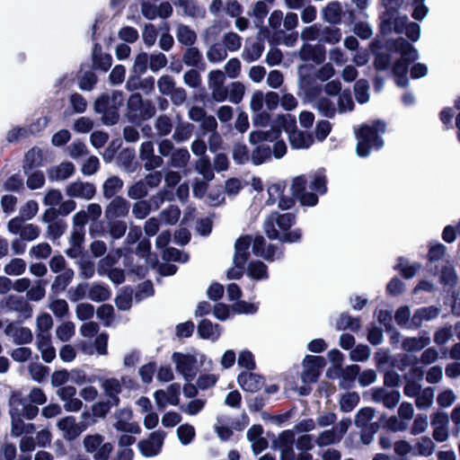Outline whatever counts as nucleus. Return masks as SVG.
<instances>
[{
    "mask_svg": "<svg viewBox=\"0 0 460 460\" xmlns=\"http://www.w3.org/2000/svg\"><path fill=\"white\" fill-rule=\"evenodd\" d=\"M385 124L381 121L374 122L373 126H362L357 133V154L360 157L367 156L372 148H380L383 146V140L379 137V133H384Z\"/></svg>",
    "mask_w": 460,
    "mask_h": 460,
    "instance_id": "obj_1",
    "label": "nucleus"
},
{
    "mask_svg": "<svg viewBox=\"0 0 460 460\" xmlns=\"http://www.w3.org/2000/svg\"><path fill=\"white\" fill-rule=\"evenodd\" d=\"M276 127L283 128L288 136L289 143L294 149H305L314 143L310 133L299 130L296 118L290 114H280L276 118Z\"/></svg>",
    "mask_w": 460,
    "mask_h": 460,
    "instance_id": "obj_2",
    "label": "nucleus"
},
{
    "mask_svg": "<svg viewBox=\"0 0 460 460\" xmlns=\"http://www.w3.org/2000/svg\"><path fill=\"white\" fill-rule=\"evenodd\" d=\"M124 98L121 92L112 91L104 93L96 99L94 111L102 115V121L106 125H114L119 119V109L123 104Z\"/></svg>",
    "mask_w": 460,
    "mask_h": 460,
    "instance_id": "obj_3",
    "label": "nucleus"
},
{
    "mask_svg": "<svg viewBox=\"0 0 460 460\" xmlns=\"http://www.w3.org/2000/svg\"><path fill=\"white\" fill-rule=\"evenodd\" d=\"M394 48L400 51L401 59L394 66V75L395 76L396 84L400 87H404L408 84L406 77L408 64L418 58V50L402 38L396 40Z\"/></svg>",
    "mask_w": 460,
    "mask_h": 460,
    "instance_id": "obj_4",
    "label": "nucleus"
},
{
    "mask_svg": "<svg viewBox=\"0 0 460 460\" xmlns=\"http://www.w3.org/2000/svg\"><path fill=\"white\" fill-rule=\"evenodd\" d=\"M279 127H276V120L271 129L255 130L250 133L249 140L252 144L255 145L260 142H274L272 146V153L275 158H282L287 153V145L284 140H279L280 136Z\"/></svg>",
    "mask_w": 460,
    "mask_h": 460,
    "instance_id": "obj_5",
    "label": "nucleus"
},
{
    "mask_svg": "<svg viewBox=\"0 0 460 460\" xmlns=\"http://www.w3.org/2000/svg\"><path fill=\"white\" fill-rule=\"evenodd\" d=\"M205 359L206 356L203 353L192 355L174 352L172 356L176 370L188 381L192 380L196 376L198 360L202 364Z\"/></svg>",
    "mask_w": 460,
    "mask_h": 460,
    "instance_id": "obj_6",
    "label": "nucleus"
},
{
    "mask_svg": "<svg viewBox=\"0 0 460 460\" xmlns=\"http://www.w3.org/2000/svg\"><path fill=\"white\" fill-rule=\"evenodd\" d=\"M449 418L447 412L436 411L430 416V425L432 428V438L443 443L448 440L450 437Z\"/></svg>",
    "mask_w": 460,
    "mask_h": 460,
    "instance_id": "obj_7",
    "label": "nucleus"
},
{
    "mask_svg": "<svg viewBox=\"0 0 460 460\" xmlns=\"http://www.w3.org/2000/svg\"><path fill=\"white\" fill-rule=\"evenodd\" d=\"M84 449L93 454L95 460H107L112 450L110 443H103V438L100 435H88L84 438Z\"/></svg>",
    "mask_w": 460,
    "mask_h": 460,
    "instance_id": "obj_8",
    "label": "nucleus"
},
{
    "mask_svg": "<svg viewBox=\"0 0 460 460\" xmlns=\"http://www.w3.org/2000/svg\"><path fill=\"white\" fill-rule=\"evenodd\" d=\"M8 231L13 234H20L21 239L27 242L36 240L40 234V228L33 224H24L21 217L12 218L7 225Z\"/></svg>",
    "mask_w": 460,
    "mask_h": 460,
    "instance_id": "obj_9",
    "label": "nucleus"
},
{
    "mask_svg": "<svg viewBox=\"0 0 460 460\" xmlns=\"http://www.w3.org/2000/svg\"><path fill=\"white\" fill-rule=\"evenodd\" d=\"M181 385L173 383L166 389H159L155 392L154 399L159 410H164L168 404L178 405L180 402Z\"/></svg>",
    "mask_w": 460,
    "mask_h": 460,
    "instance_id": "obj_10",
    "label": "nucleus"
},
{
    "mask_svg": "<svg viewBox=\"0 0 460 460\" xmlns=\"http://www.w3.org/2000/svg\"><path fill=\"white\" fill-rule=\"evenodd\" d=\"M165 434L163 431H155L146 439L138 443L140 453L146 457H152L161 451Z\"/></svg>",
    "mask_w": 460,
    "mask_h": 460,
    "instance_id": "obj_11",
    "label": "nucleus"
},
{
    "mask_svg": "<svg viewBox=\"0 0 460 460\" xmlns=\"http://www.w3.org/2000/svg\"><path fill=\"white\" fill-rule=\"evenodd\" d=\"M307 181L304 176H297L293 179L291 190L292 194L300 200L304 206H314L318 198L315 193L305 190Z\"/></svg>",
    "mask_w": 460,
    "mask_h": 460,
    "instance_id": "obj_12",
    "label": "nucleus"
},
{
    "mask_svg": "<svg viewBox=\"0 0 460 460\" xmlns=\"http://www.w3.org/2000/svg\"><path fill=\"white\" fill-rule=\"evenodd\" d=\"M324 366V359L318 356H306L303 361L304 371L302 380L304 383L315 382Z\"/></svg>",
    "mask_w": 460,
    "mask_h": 460,
    "instance_id": "obj_13",
    "label": "nucleus"
},
{
    "mask_svg": "<svg viewBox=\"0 0 460 460\" xmlns=\"http://www.w3.org/2000/svg\"><path fill=\"white\" fill-rule=\"evenodd\" d=\"M11 417V436L18 438L22 434L31 435L35 431L32 423H25L21 418V410L18 407H11L9 411Z\"/></svg>",
    "mask_w": 460,
    "mask_h": 460,
    "instance_id": "obj_14",
    "label": "nucleus"
},
{
    "mask_svg": "<svg viewBox=\"0 0 460 460\" xmlns=\"http://www.w3.org/2000/svg\"><path fill=\"white\" fill-rule=\"evenodd\" d=\"M125 383L126 377H121L120 379L111 377L102 380V388L111 405L117 406L119 403V394L122 392Z\"/></svg>",
    "mask_w": 460,
    "mask_h": 460,
    "instance_id": "obj_15",
    "label": "nucleus"
},
{
    "mask_svg": "<svg viewBox=\"0 0 460 460\" xmlns=\"http://www.w3.org/2000/svg\"><path fill=\"white\" fill-rule=\"evenodd\" d=\"M57 427L62 431L63 437L66 440L76 438L85 429V426L76 423L73 416H66L60 419L57 422Z\"/></svg>",
    "mask_w": 460,
    "mask_h": 460,
    "instance_id": "obj_16",
    "label": "nucleus"
},
{
    "mask_svg": "<svg viewBox=\"0 0 460 460\" xmlns=\"http://www.w3.org/2000/svg\"><path fill=\"white\" fill-rule=\"evenodd\" d=\"M252 252L255 255L261 256L267 261H274L282 257V252H279L277 247L272 244L266 246V242L262 236H256L252 243Z\"/></svg>",
    "mask_w": 460,
    "mask_h": 460,
    "instance_id": "obj_17",
    "label": "nucleus"
},
{
    "mask_svg": "<svg viewBox=\"0 0 460 460\" xmlns=\"http://www.w3.org/2000/svg\"><path fill=\"white\" fill-rule=\"evenodd\" d=\"M129 202L126 199L117 196L106 207L105 217L108 220L125 217L129 212Z\"/></svg>",
    "mask_w": 460,
    "mask_h": 460,
    "instance_id": "obj_18",
    "label": "nucleus"
},
{
    "mask_svg": "<svg viewBox=\"0 0 460 460\" xmlns=\"http://www.w3.org/2000/svg\"><path fill=\"white\" fill-rule=\"evenodd\" d=\"M66 192L71 198L91 199L95 195L96 190L92 183L75 181L67 185Z\"/></svg>",
    "mask_w": 460,
    "mask_h": 460,
    "instance_id": "obj_19",
    "label": "nucleus"
},
{
    "mask_svg": "<svg viewBox=\"0 0 460 460\" xmlns=\"http://www.w3.org/2000/svg\"><path fill=\"white\" fill-rule=\"evenodd\" d=\"M4 333L16 344H27L32 341V332L27 328L17 323H10L4 329Z\"/></svg>",
    "mask_w": 460,
    "mask_h": 460,
    "instance_id": "obj_20",
    "label": "nucleus"
},
{
    "mask_svg": "<svg viewBox=\"0 0 460 460\" xmlns=\"http://www.w3.org/2000/svg\"><path fill=\"white\" fill-rule=\"evenodd\" d=\"M18 407L21 410V416L23 415L28 420L34 419L39 413L37 405L28 402L20 393H15L10 399V408Z\"/></svg>",
    "mask_w": 460,
    "mask_h": 460,
    "instance_id": "obj_21",
    "label": "nucleus"
},
{
    "mask_svg": "<svg viewBox=\"0 0 460 460\" xmlns=\"http://www.w3.org/2000/svg\"><path fill=\"white\" fill-rule=\"evenodd\" d=\"M252 238L248 235L238 238L234 243V254L233 257V264L244 266L249 258V248Z\"/></svg>",
    "mask_w": 460,
    "mask_h": 460,
    "instance_id": "obj_22",
    "label": "nucleus"
},
{
    "mask_svg": "<svg viewBox=\"0 0 460 460\" xmlns=\"http://www.w3.org/2000/svg\"><path fill=\"white\" fill-rule=\"evenodd\" d=\"M36 346L45 362L50 363L56 358V349L52 346L50 334H36Z\"/></svg>",
    "mask_w": 460,
    "mask_h": 460,
    "instance_id": "obj_23",
    "label": "nucleus"
},
{
    "mask_svg": "<svg viewBox=\"0 0 460 460\" xmlns=\"http://www.w3.org/2000/svg\"><path fill=\"white\" fill-rule=\"evenodd\" d=\"M299 58L303 61H311L314 64H320L325 59V51L320 46H312L304 44L299 50Z\"/></svg>",
    "mask_w": 460,
    "mask_h": 460,
    "instance_id": "obj_24",
    "label": "nucleus"
},
{
    "mask_svg": "<svg viewBox=\"0 0 460 460\" xmlns=\"http://www.w3.org/2000/svg\"><path fill=\"white\" fill-rule=\"evenodd\" d=\"M140 158L146 161L145 167L147 170L156 168L163 163L160 156L154 155V144L151 141H146L141 144Z\"/></svg>",
    "mask_w": 460,
    "mask_h": 460,
    "instance_id": "obj_25",
    "label": "nucleus"
},
{
    "mask_svg": "<svg viewBox=\"0 0 460 460\" xmlns=\"http://www.w3.org/2000/svg\"><path fill=\"white\" fill-rule=\"evenodd\" d=\"M237 381L243 390L251 393L260 390L263 384L261 376L251 372H242L239 374Z\"/></svg>",
    "mask_w": 460,
    "mask_h": 460,
    "instance_id": "obj_26",
    "label": "nucleus"
},
{
    "mask_svg": "<svg viewBox=\"0 0 460 460\" xmlns=\"http://www.w3.org/2000/svg\"><path fill=\"white\" fill-rule=\"evenodd\" d=\"M75 172V165L71 162H63L48 171V177L51 181H65Z\"/></svg>",
    "mask_w": 460,
    "mask_h": 460,
    "instance_id": "obj_27",
    "label": "nucleus"
},
{
    "mask_svg": "<svg viewBox=\"0 0 460 460\" xmlns=\"http://www.w3.org/2000/svg\"><path fill=\"white\" fill-rule=\"evenodd\" d=\"M263 429L260 425L252 426L247 431V438L255 454L261 453L268 447V441L262 437Z\"/></svg>",
    "mask_w": 460,
    "mask_h": 460,
    "instance_id": "obj_28",
    "label": "nucleus"
},
{
    "mask_svg": "<svg viewBox=\"0 0 460 460\" xmlns=\"http://www.w3.org/2000/svg\"><path fill=\"white\" fill-rule=\"evenodd\" d=\"M221 327L213 324L209 320H202L198 326V333L202 339L216 341L221 335Z\"/></svg>",
    "mask_w": 460,
    "mask_h": 460,
    "instance_id": "obj_29",
    "label": "nucleus"
},
{
    "mask_svg": "<svg viewBox=\"0 0 460 460\" xmlns=\"http://www.w3.org/2000/svg\"><path fill=\"white\" fill-rule=\"evenodd\" d=\"M373 398L376 402H382L386 408L392 409L399 402L401 394L398 391L379 389L374 393Z\"/></svg>",
    "mask_w": 460,
    "mask_h": 460,
    "instance_id": "obj_30",
    "label": "nucleus"
},
{
    "mask_svg": "<svg viewBox=\"0 0 460 460\" xmlns=\"http://www.w3.org/2000/svg\"><path fill=\"white\" fill-rule=\"evenodd\" d=\"M206 57L210 63H220L227 58V50L220 42L207 45Z\"/></svg>",
    "mask_w": 460,
    "mask_h": 460,
    "instance_id": "obj_31",
    "label": "nucleus"
},
{
    "mask_svg": "<svg viewBox=\"0 0 460 460\" xmlns=\"http://www.w3.org/2000/svg\"><path fill=\"white\" fill-rule=\"evenodd\" d=\"M322 14L324 21L334 24L339 23L342 14L341 4L337 1L330 2L323 9Z\"/></svg>",
    "mask_w": 460,
    "mask_h": 460,
    "instance_id": "obj_32",
    "label": "nucleus"
},
{
    "mask_svg": "<svg viewBox=\"0 0 460 460\" xmlns=\"http://www.w3.org/2000/svg\"><path fill=\"white\" fill-rule=\"evenodd\" d=\"M439 314V309L435 306L421 307L415 311L412 315L411 322L416 327L421 325L423 321H430L436 318Z\"/></svg>",
    "mask_w": 460,
    "mask_h": 460,
    "instance_id": "obj_33",
    "label": "nucleus"
},
{
    "mask_svg": "<svg viewBox=\"0 0 460 460\" xmlns=\"http://www.w3.org/2000/svg\"><path fill=\"white\" fill-rule=\"evenodd\" d=\"M75 272L72 269L65 270L55 278L51 285V291L59 294L67 288L74 278Z\"/></svg>",
    "mask_w": 460,
    "mask_h": 460,
    "instance_id": "obj_34",
    "label": "nucleus"
},
{
    "mask_svg": "<svg viewBox=\"0 0 460 460\" xmlns=\"http://www.w3.org/2000/svg\"><path fill=\"white\" fill-rule=\"evenodd\" d=\"M175 36L177 40L185 46H193L197 40L196 32L185 24H178Z\"/></svg>",
    "mask_w": 460,
    "mask_h": 460,
    "instance_id": "obj_35",
    "label": "nucleus"
},
{
    "mask_svg": "<svg viewBox=\"0 0 460 460\" xmlns=\"http://www.w3.org/2000/svg\"><path fill=\"white\" fill-rule=\"evenodd\" d=\"M263 50V43L259 41L252 43L247 42L243 49L242 58L244 61L252 63L261 58Z\"/></svg>",
    "mask_w": 460,
    "mask_h": 460,
    "instance_id": "obj_36",
    "label": "nucleus"
},
{
    "mask_svg": "<svg viewBox=\"0 0 460 460\" xmlns=\"http://www.w3.org/2000/svg\"><path fill=\"white\" fill-rule=\"evenodd\" d=\"M145 102L139 93H133L129 96L127 102L128 118L132 122H137V116Z\"/></svg>",
    "mask_w": 460,
    "mask_h": 460,
    "instance_id": "obj_37",
    "label": "nucleus"
},
{
    "mask_svg": "<svg viewBox=\"0 0 460 460\" xmlns=\"http://www.w3.org/2000/svg\"><path fill=\"white\" fill-rule=\"evenodd\" d=\"M124 182L118 176H111L102 184V194L106 199H111L123 188Z\"/></svg>",
    "mask_w": 460,
    "mask_h": 460,
    "instance_id": "obj_38",
    "label": "nucleus"
},
{
    "mask_svg": "<svg viewBox=\"0 0 460 460\" xmlns=\"http://www.w3.org/2000/svg\"><path fill=\"white\" fill-rule=\"evenodd\" d=\"M331 96H323L318 98L314 107L323 116L327 118H333L337 113L335 103L330 98Z\"/></svg>",
    "mask_w": 460,
    "mask_h": 460,
    "instance_id": "obj_39",
    "label": "nucleus"
},
{
    "mask_svg": "<svg viewBox=\"0 0 460 460\" xmlns=\"http://www.w3.org/2000/svg\"><path fill=\"white\" fill-rule=\"evenodd\" d=\"M120 257L121 250L117 249L108 253L105 257L102 258L97 264L99 275H105L107 270H111L110 268L116 264Z\"/></svg>",
    "mask_w": 460,
    "mask_h": 460,
    "instance_id": "obj_40",
    "label": "nucleus"
},
{
    "mask_svg": "<svg viewBox=\"0 0 460 460\" xmlns=\"http://www.w3.org/2000/svg\"><path fill=\"white\" fill-rule=\"evenodd\" d=\"M172 3L175 6L181 7L188 16L199 17L204 15V10L194 0H172Z\"/></svg>",
    "mask_w": 460,
    "mask_h": 460,
    "instance_id": "obj_41",
    "label": "nucleus"
},
{
    "mask_svg": "<svg viewBox=\"0 0 460 460\" xmlns=\"http://www.w3.org/2000/svg\"><path fill=\"white\" fill-rule=\"evenodd\" d=\"M430 342L429 336L407 338L402 341V349L409 352L419 351Z\"/></svg>",
    "mask_w": 460,
    "mask_h": 460,
    "instance_id": "obj_42",
    "label": "nucleus"
},
{
    "mask_svg": "<svg viewBox=\"0 0 460 460\" xmlns=\"http://www.w3.org/2000/svg\"><path fill=\"white\" fill-rule=\"evenodd\" d=\"M76 265L79 269V276L83 279H91L95 273V263L88 256H81L76 261Z\"/></svg>",
    "mask_w": 460,
    "mask_h": 460,
    "instance_id": "obj_43",
    "label": "nucleus"
},
{
    "mask_svg": "<svg viewBox=\"0 0 460 460\" xmlns=\"http://www.w3.org/2000/svg\"><path fill=\"white\" fill-rule=\"evenodd\" d=\"M434 401V389L432 387H426L420 390L416 396L415 404L420 410L429 409Z\"/></svg>",
    "mask_w": 460,
    "mask_h": 460,
    "instance_id": "obj_44",
    "label": "nucleus"
},
{
    "mask_svg": "<svg viewBox=\"0 0 460 460\" xmlns=\"http://www.w3.org/2000/svg\"><path fill=\"white\" fill-rule=\"evenodd\" d=\"M111 297V291L103 285L93 283L89 287L88 298L94 302H102Z\"/></svg>",
    "mask_w": 460,
    "mask_h": 460,
    "instance_id": "obj_45",
    "label": "nucleus"
},
{
    "mask_svg": "<svg viewBox=\"0 0 460 460\" xmlns=\"http://www.w3.org/2000/svg\"><path fill=\"white\" fill-rule=\"evenodd\" d=\"M358 374L359 367L358 365H350L341 369V386L343 388L350 387Z\"/></svg>",
    "mask_w": 460,
    "mask_h": 460,
    "instance_id": "obj_46",
    "label": "nucleus"
},
{
    "mask_svg": "<svg viewBox=\"0 0 460 460\" xmlns=\"http://www.w3.org/2000/svg\"><path fill=\"white\" fill-rule=\"evenodd\" d=\"M247 275L256 280L266 279H268L267 266L260 261H252L248 265Z\"/></svg>",
    "mask_w": 460,
    "mask_h": 460,
    "instance_id": "obj_47",
    "label": "nucleus"
},
{
    "mask_svg": "<svg viewBox=\"0 0 460 460\" xmlns=\"http://www.w3.org/2000/svg\"><path fill=\"white\" fill-rule=\"evenodd\" d=\"M252 152L251 159L254 164H261L271 157L270 146L265 142H261Z\"/></svg>",
    "mask_w": 460,
    "mask_h": 460,
    "instance_id": "obj_48",
    "label": "nucleus"
},
{
    "mask_svg": "<svg viewBox=\"0 0 460 460\" xmlns=\"http://www.w3.org/2000/svg\"><path fill=\"white\" fill-rule=\"evenodd\" d=\"M195 170L203 177L207 181L214 179V172L208 156L199 157L195 164Z\"/></svg>",
    "mask_w": 460,
    "mask_h": 460,
    "instance_id": "obj_49",
    "label": "nucleus"
},
{
    "mask_svg": "<svg viewBox=\"0 0 460 460\" xmlns=\"http://www.w3.org/2000/svg\"><path fill=\"white\" fill-rule=\"evenodd\" d=\"M433 440V438L427 436L420 438L415 444L418 454L421 456H430L436 448Z\"/></svg>",
    "mask_w": 460,
    "mask_h": 460,
    "instance_id": "obj_50",
    "label": "nucleus"
},
{
    "mask_svg": "<svg viewBox=\"0 0 460 460\" xmlns=\"http://www.w3.org/2000/svg\"><path fill=\"white\" fill-rule=\"evenodd\" d=\"M75 326L72 322H64L56 328V337L62 342L70 341L75 335Z\"/></svg>",
    "mask_w": 460,
    "mask_h": 460,
    "instance_id": "obj_51",
    "label": "nucleus"
},
{
    "mask_svg": "<svg viewBox=\"0 0 460 460\" xmlns=\"http://www.w3.org/2000/svg\"><path fill=\"white\" fill-rule=\"evenodd\" d=\"M26 262L21 258L12 259L4 267V272L10 276H20L26 270Z\"/></svg>",
    "mask_w": 460,
    "mask_h": 460,
    "instance_id": "obj_52",
    "label": "nucleus"
},
{
    "mask_svg": "<svg viewBox=\"0 0 460 460\" xmlns=\"http://www.w3.org/2000/svg\"><path fill=\"white\" fill-rule=\"evenodd\" d=\"M354 108V102L349 90L341 92L337 99V112L344 113L351 111Z\"/></svg>",
    "mask_w": 460,
    "mask_h": 460,
    "instance_id": "obj_53",
    "label": "nucleus"
},
{
    "mask_svg": "<svg viewBox=\"0 0 460 460\" xmlns=\"http://www.w3.org/2000/svg\"><path fill=\"white\" fill-rule=\"evenodd\" d=\"M242 38L237 33L229 31L223 36V45L229 52H235L242 46Z\"/></svg>",
    "mask_w": 460,
    "mask_h": 460,
    "instance_id": "obj_54",
    "label": "nucleus"
},
{
    "mask_svg": "<svg viewBox=\"0 0 460 460\" xmlns=\"http://www.w3.org/2000/svg\"><path fill=\"white\" fill-rule=\"evenodd\" d=\"M229 101L238 104L243 98L245 93L244 85L240 82H233L227 86Z\"/></svg>",
    "mask_w": 460,
    "mask_h": 460,
    "instance_id": "obj_55",
    "label": "nucleus"
},
{
    "mask_svg": "<svg viewBox=\"0 0 460 460\" xmlns=\"http://www.w3.org/2000/svg\"><path fill=\"white\" fill-rule=\"evenodd\" d=\"M369 84L367 80H358L354 85L355 97L358 102L367 103L369 101Z\"/></svg>",
    "mask_w": 460,
    "mask_h": 460,
    "instance_id": "obj_56",
    "label": "nucleus"
},
{
    "mask_svg": "<svg viewBox=\"0 0 460 460\" xmlns=\"http://www.w3.org/2000/svg\"><path fill=\"white\" fill-rule=\"evenodd\" d=\"M51 252L52 248L48 243H40L30 249L29 255L36 260H45Z\"/></svg>",
    "mask_w": 460,
    "mask_h": 460,
    "instance_id": "obj_57",
    "label": "nucleus"
},
{
    "mask_svg": "<svg viewBox=\"0 0 460 460\" xmlns=\"http://www.w3.org/2000/svg\"><path fill=\"white\" fill-rule=\"evenodd\" d=\"M457 399L456 394L450 388L442 389L437 396V403L442 408H448Z\"/></svg>",
    "mask_w": 460,
    "mask_h": 460,
    "instance_id": "obj_58",
    "label": "nucleus"
},
{
    "mask_svg": "<svg viewBox=\"0 0 460 460\" xmlns=\"http://www.w3.org/2000/svg\"><path fill=\"white\" fill-rule=\"evenodd\" d=\"M375 411L370 407H365L360 409L355 417V425L358 428L367 427L370 421L374 419Z\"/></svg>",
    "mask_w": 460,
    "mask_h": 460,
    "instance_id": "obj_59",
    "label": "nucleus"
},
{
    "mask_svg": "<svg viewBox=\"0 0 460 460\" xmlns=\"http://www.w3.org/2000/svg\"><path fill=\"white\" fill-rule=\"evenodd\" d=\"M359 395L355 393H347L343 394L340 400V405L342 411H351L358 403Z\"/></svg>",
    "mask_w": 460,
    "mask_h": 460,
    "instance_id": "obj_60",
    "label": "nucleus"
},
{
    "mask_svg": "<svg viewBox=\"0 0 460 460\" xmlns=\"http://www.w3.org/2000/svg\"><path fill=\"white\" fill-rule=\"evenodd\" d=\"M202 59L200 51L193 47L188 46V49L182 55L183 62L190 66H197Z\"/></svg>",
    "mask_w": 460,
    "mask_h": 460,
    "instance_id": "obj_61",
    "label": "nucleus"
},
{
    "mask_svg": "<svg viewBox=\"0 0 460 460\" xmlns=\"http://www.w3.org/2000/svg\"><path fill=\"white\" fill-rule=\"evenodd\" d=\"M341 441V436L337 435V431L332 429H327L323 431L316 439V444L319 447H326L332 444H335Z\"/></svg>",
    "mask_w": 460,
    "mask_h": 460,
    "instance_id": "obj_62",
    "label": "nucleus"
},
{
    "mask_svg": "<svg viewBox=\"0 0 460 460\" xmlns=\"http://www.w3.org/2000/svg\"><path fill=\"white\" fill-rule=\"evenodd\" d=\"M221 33V27L217 23H214L204 30L201 34V39L204 44L209 45L211 43L217 42L219 35Z\"/></svg>",
    "mask_w": 460,
    "mask_h": 460,
    "instance_id": "obj_63",
    "label": "nucleus"
},
{
    "mask_svg": "<svg viewBox=\"0 0 460 460\" xmlns=\"http://www.w3.org/2000/svg\"><path fill=\"white\" fill-rule=\"evenodd\" d=\"M155 128L160 137L167 136L172 129V123L166 115L159 116L155 122Z\"/></svg>",
    "mask_w": 460,
    "mask_h": 460,
    "instance_id": "obj_64",
    "label": "nucleus"
}]
</instances>
